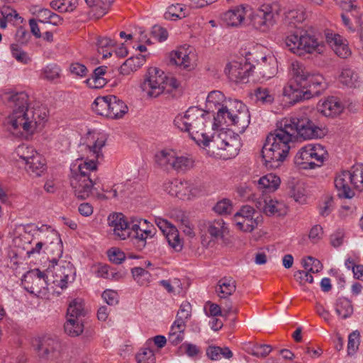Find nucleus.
Masks as SVG:
<instances>
[{"label": "nucleus", "mask_w": 363, "mask_h": 363, "mask_svg": "<svg viewBox=\"0 0 363 363\" xmlns=\"http://www.w3.org/2000/svg\"><path fill=\"white\" fill-rule=\"evenodd\" d=\"M5 96L13 109L6 122L10 131L16 136L28 138L43 126L45 113H42L40 108H29L28 96L24 91L6 92Z\"/></svg>", "instance_id": "f257e3e1"}, {"label": "nucleus", "mask_w": 363, "mask_h": 363, "mask_svg": "<svg viewBox=\"0 0 363 363\" xmlns=\"http://www.w3.org/2000/svg\"><path fill=\"white\" fill-rule=\"evenodd\" d=\"M291 78L284 87L283 94L290 102L297 103L319 96L324 89V78L318 73H311L299 61H293L289 67Z\"/></svg>", "instance_id": "f03ea898"}, {"label": "nucleus", "mask_w": 363, "mask_h": 363, "mask_svg": "<svg viewBox=\"0 0 363 363\" xmlns=\"http://www.w3.org/2000/svg\"><path fill=\"white\" fill-rule=\"evenodd\" d=\"M105 145V140L97 139L92 145L88 146V150L94 158L89 161L78 159L70 167L69 182L74 190V195L79 199L84 200L90 196L97 179L92 178L91 172L97 169L95 162L102 157L101 149Z\"/></svg>", "instance_id": "7ed1b4c3"}, {"label": "nucleus", "mask_w": 363, "mask_h": 363, "mask_svg": "<svg viewBox=\"0 0 363 363\" xmlns=\"http://www.w3.org/2000/svg\"><path fill=\"white\" fill-rule=\"evenodd\" d=\"M108 224L113 228V235L120 240L131 238L138 250H142L147 244V239L152 238L155 229L143 228L142 225L147 224V220H133L128 223L125 216L121 213L111 214L108 218Z\"/></svg>", "instance_id": "20e7f679"}, {"label": "nucleus", "mask_w": 363, "mask_h": 363, "mask_svg": "<svg viewBox=\"0 0 363 363\" xmlns=\"http://www.w3.org/2000/svg\"><path fill=\"white\" fill-rule=\"evenodd\" d=\"M292 145L290 135L280 127L269 133L261 151L263 164L268 169L279 167L288 157Z\"/></svg>", "instance_id": "39448f33"}, {"label": "nucleus", "mask_w": 363, "mask_h": 363, "mask_svg": "<svg viewBox=\"0 0 363 363\" xmlns=\"http://www.w3.org/2000/svg\"><path fill=\"white\" fill-rule=\"evenodd\" d=\"M208 115V111L191 106L184 114L177 115L174 120V124L181 130L188 132L198 145L205 147L211 141L210 137L204 131Z\"/></svg>", "instance_id": "423d86ee"}, {"label": "nucleus", "mask_w": 363, "mask_h": 363, "mask_svg": "<svg viewBox=\"0 0 363 363\" xmlns=\"http://www.w3.org/2000/svg\"><path fill=\"white\" fill-rule=\"evenodd\" d=\"M280 128L291 136V141L321 138L325 132L315 125L308 116L302 113H296L289 118H284L280 122Z\"/></svg>", "instance_id": "0eeeda50"}, {"label": "nucleus", "mask_w": 363, "mask_h": 363, "mask_svg": "<svg viewBox=\"0 0 363 363\" xmlns=\"http://www.w3.org/2000/svg\"><path fill=\"white\" fill-rule=\"evenodd\" d=\"M179 86V82L172 76H167L157 68L150 67L145 74L141 89L147 96L156 98L164 91L170 92Z\"/></svg>", "instance_id": "6e6552de"}, {"label": "nucleus", "mask_w": 363, "mask_h": 363, "mask_svg": "<svg viewBox=\"0 0 363 363\" xmlns=\"http://www.w3.org/2000/svg\"><path fill=\"white\" fill-rule=\"evenodd\" d=\"M335 186L337 195L340 198L351 199L354 193L350 189L349 184L359 191H363V166L354 165L351 171H343L335 179Z\"/></svg>", "instance_id": "1a4fd4ad"}, {"label": "nucleus", "mask_w": 363, "mask_h": 363, "mask_svg": "<svg viewBox=\"0 0 363 363\" xmlns=\"http://www.w3.org/2000/svg\"><path fill=\"white\" fill-rule=\"evenodd\" d=\"M285 44L291 52L300 56L318 50L319 46L317 38L303 30H296L289 35Z\"/></svg>", "instance_id": "9d476101"}, {"label": "nucleus", "mask_w": 363, "mask_h": 363, "mask_svg": "<svg viewBox=\"0 0 363 363\" xmlns=\"http://www.w3.org/2000/svg\"><path fill=\"white\" fill-rule=\"evenodd\" d=\"M328 157L325 147L320 144H308L303 147L295 156V162L303 169L320 167Z\"/></svg>", "instance_id": "9b49d317"}, {"label": "nucleus", "mask_w": 363, "mask_h": 363, "mask_svg": "<svg viewBox=\"0 0 363 363\" xmlns=\"http://www.w3.org/2000/svg\"><path fill=\"white\" fill-rule=\"evenodd\" d=\"M278 17V6L275 4H262L249 15L253 27L262 32L267 31L273 26Z\"/></svg>", "instance_id": "f8f14e48"}, {"label": "nucleus", "mask_w": 363, "mask_h": 363, "mask_svg": "<svg viewBox=\"0 0 363 363\" xmlns=\"http://www.w3.org/2000/svg\"><path fill=\"white\" fill-rule=\"evenodd\" d=\"M33 346L41 360L53 362L61 357L62 344L57 338L43 337L35 339Z\"/></svg>", "instance_id": "ddd939ff"}, {"label": "nucleus", "mask_w": 363, "mask_h": 363, "mask_svg": "<svg viewBox=\"0 0 363 363\" xmlns=\"http://www.w3.org/2000/svg\"><path fill=\"white\" fill-rule=\"evenodd\" d=\"M164 188L169 194L180 199H190L191 197L198 196L201 192L199 188L185 180L169 181L164 184Z\"/></svg>", "instance_id": "4468645a"}, {"label": "nucleus", "mask_w": 363, "mask_h": 363, "mask_svg": "<svg viewBox=\"0 0 363 363\" xmlns=\"http://www.w3.org/2000/svg\"><path fill=\"white\" fill-rule=\"evenodd\" d=\"M235 113H230L231 117L230 125L240 133L245 132L250 123V115L247 107L241 101L235 100L233 104Z\"/></svg>", "instance_id": "2eb2a0df"}, {"label": "nucleus", "mask_w": 363, "mask_h": 363, "mask_svg": "<svg viewBox=\"0 0 363 363\" xmlns=\"http://www.w3.org/2000/svg\"><path fill=\"white\" fill-rule=\"evenodd\" d=\"M225 72L230 81L235 83L244 82L252 72V67L246 61L244 63L233 62L226 66Z\"/></svg>", "instance_id": "dca6fc26"}, {"label": "nucleus", "mask_w": 363, "mask_h": 363, "mask_svg": "<svg viewBox=\"0 0 363 363\" xmlns=\"http://www.w3.org/2000/svg\"><path fill=\"white\" fill-rule=\"evenodd\" d=\"M255 206L268 216H281L286 213V205L283 202L274 200L270 197H259L257 200Z\"/></svg>", "instance_id": "f3484780"}, {"label": "nucleus", "mask_w": 363, "mask_h": 363, "mask_svg": "<svg viewBox=\"0 0 363 363\" xmlns=\"http://www.w3.org/2000/svg\"><path fill=\"white\" fill-rule=\"evenodd\" d=\"M252 72H255L263 79H269L273 77L277 71V62L272 55L264 56L258 61L256 65H252Z\"/></svg>", "instance_id": "a211bd4d"}, {"label": "nucleus", "mask_w": 363, "mask_h": 363, "mask_svg": "<svg viewBox=\"0 0 363 363\" xmlns=\"http://www.w3.org/2000/svg\"><path fill=\"white\" fill-rule=\"evenodd\" d=\"M344 109L342 104L334 96L328 97L318 104V110L326 117H335Z\"/></svg>", "instance_id": "6ab92c4d"}, {"label": "nucleus", "mask_w": 363, "mask_h": 363, "mask_svg": "<svg viewBox=\"0 0 363 363\" xmlns=\"http://www.w3.org/2000/svg\"><path fill=\"white\" fill-rule=\"evenodd\" d=\"M203 227L205 231L210 235L212 240L221 239L223 238L224 234L228 233V228L222 218L208 221L204 224Z\"/></svg>", "instance_id": "aec40b11"}, {"label": "nucleus", "mask_w": 363, "mask_h": 363, "mask_svg": "<svg viewBox=\"0 0 363 363\" xmlns=\"http://www.w3.org/2000/svg\"><path fill=\"white\" fill-rule=\"evenodd\" d=\"M327 38L333 50L338 57L346 59L351 55L352 52L347 43H346V40L342 36L338 34H334L330 37L328 36Z\"/></svg>", "instance_id": "412c9836"}, {"label": "nucleus", "mask_w": 363, "mask_h": 363, "mask_svg": "<svg viewBox=\"0 0 363 363\" xmlns=\"http://www.w3.org/2000/svg\"><path fill=\"white\" fill-rule=\"evenodd\" d=\"M108 118L118 119L122 118L128 110L127 105L117 96L109 95Z\"/></svg>", "instance_id": "4be33fe9"}, {"label": "nucleus", "mask_w": 363, "mask_h": 363, "mask_svg": "<svg viewBox=\"0 0 363 363\" xmlns=\"http://www.w3.org/2000/svg\"><path fill=\"white\" fill-rule=\"evenodd\" d=\"M170 62L186 70H191L194 67V65L191 62L189 55L184 48H180L178 50L172 52L170 56Z\"/></svg>", "instance_id": "5701e85b"}, {"label": "nucleus", "mask_w": 363, "mask_h": 363, "mask_svg": "<svg viewBox=\"0 0 363 363\" xmlns=\"http://www.w3.org/2000/svg\"><path fill=\"white\" fill-rule=\"evenodd\" d=\"M25 164L26 171L34 177H40L46 169L45 159L37 152Z\"/></svg>", "instance_id": "b1692460"}, {"label": "nucleus", "mask_w": 363, "mask_h": 363, "mask_svg": "<svg viewBox=\"0 0 363 363\" xmlns=\"http://www.w3.org/2000/svg\"><path fill=\"white\" fill-rule=\"evenodd\" d=\"M146 61V56L139 54L135 57L127 59L119 69L120 74L128 75L130 73L138 70Z\"/></svg>", "instance_id": "393cba45"}, {"label": "nucleus", "mask_w": 363, "mask_h": 363, "mask_svg": "<svg viewBox=\"0 0 363 363\" xmlns=\"http://www.w3.org/2000/svg\"><path fill=\"white\" fill-rule=\"evenodd\" d=\"M247 13L242 6L229 10L223 14V20L230 26H238L241 24Z\"/></svg>", "instance_id": "a878e982"}, {"label": "nucleus", "mask_w": 363, "mask_h": 363, "mask_svg": "<svg viewBox=\"0 0 363 363\" xmlns=\"http://www.w3.org/2000/svg\"><path fill=\"white\" fill-rule=\"evenodd\" d=\"M235 289V281L231 277H223L218 281L216 292L220 298H226L232 295Z\"/></svg>", "instance_id": "bb28decb"}, {"label": "nucleus", "mask_w": 363, "mask_h": 363, "mask_svg": "<svg viewBox=\"0 0 363 363\" xmlns=\"http://www.w3.org/2000/svg\"><path fill=\"white\" fill-rule=\"evenodd\" d=\"M240 213L244 219L249 223V228L252 232L262 220V216L257 212L252 206H244L240 208Z\"/></svg>", "instance_id": "cd10ccee"}, {"label": "nucleus", "mask_w": 363, "mask_h": 363, "mask_svg": "<svg viewBox=\"0 0 363 363\" xmlns=\"http://www.w3.org/2000/svg\"><path fill=\"white\" fill-rule=\"evenodd\" d=\"M107 67L100 66L94 69L92 76L86 80L87 85L92 89H101L104 86L107 80L104 77L106 73Z\"/></svg>", "instance_id": "c85d7f7f"}, {"label": "nucleus", "mask_w": 363, "mask_h": 363, "mask_svg": "<svg viewBox=\"0 0 363 363\" xmlns=\"http://www.w3.org/2000/svg\"><path fill=\"white\" fill-rule=\"evenodd\" d=\"M223 146L220 147L223 149L224 153L223 154L225 159L233 158L238 155L240 151L241 143L238 137L230 138V140H223L222 141Z\"/></svg>", "instance_id": "c756f323"}, {"label": "nucleus", "mask_w": 363, "mask_h": 363, "mask_svg": "<svg viewBox=\"0 0 363 363\" xmlns=\"http://www.w3.org/2000/svg\"><path fill=\"white\" fill-rule=\"evenodd\" d=\"M85 315L84 303L81 299H74L70 302L67 311V318H73V319L83 320Z\"/></svg>", "instance_id": "7c9ffc66"}, {"label": "nucleus", "mask_w": 363, "mask_h": 363, "mask_svg": "<svg viewBox=\"0 0 363 363\" xmlns=\"http://www.w3.org/2000/svg\"><path fill=\"white\" fill-rule=\"evenodd\" d=\"M194 164V161L189 156H177L174 154L172 169L178 172H185L191 169Z\"/></svg>", "instance_id": "2f4dec72"}, {"label": "nucleus", "mask_w": 363, "mask_h": 363, "mask_svg": "<svg viewBox=\"0 0 363 363\" xmlns=\"http://www.w3.org/2000/svg\"><path fill=\"white\" fill-rule=\"evenodd\" d=\"M64 330L68 335L77 337L81 335L84 330V321L83 320L68 318L64 325Z\"/></svg>", "instance_id": "473e14b6"}, {"label": "nucleus", "mask_w": 363, "mask_h": 363, "mask_svg": "<svg viewBox=\"0 0 363 363\" xmlns=\"http://www.w3.org/2000/svg\"><path fill=\"white\" fill-rule=\"evenodd\" d=\"M280 183V178L274 174H267L258 180L259 187L269 191H276L279 188Z\"/></svg>", "instance_id": "72a5a7b5"}, {"label": "nucleus", "mask_w": 363, "mask_h": 363, "mask_svg": "<svg viewBox=\"0 0 363 363\" xmlns=\"http://www.w3.org/2000/svg\"><path fill=\"white\" fill-rule=\"evenodd\" d=\"M174 154L172 150H161L155 155V162L163 169H172Z\"/></svg>", "instance_id": "f704fd0d"}, {"label": "nucleus", "mask_w": 363, "mask_h": 363, "mask_svg": "<svg viewBox=\"0 0 363 363\" xmlns=\"http://www.w3.org/2000/svg\"><path fill=\"white\" fill-rule=\"evenodd\" d=\"M71 272V268L69 264L67 266H59L55 269L56 279L53 281L56 285L61 289H65L68 282L69 277Z\"/></svg>", "instance_id": "c9c22d12"}, {"label": "nucleus", "mask_w": 363, "mask_h": 363, "mask_svg": "<svg viewBox=\"0 0 363 363\" xmlns=\"http://www.w3.org/2000/svg\"><path fill=\"white\" fill-rule=\"evenodd\" d=\"M185 11L186 6L184 5L180 4H172L168 7L164 16L167 20L182 19L187 16V13Z\"/></svg>", "instance_id": "e433bc0d"}, {"label": "nucleus", "mask_w": 363, "mask_h": 363, "mask_svg": "<svg viewBox=\"0 0 363 363\" xmlns=\"http://www.w3.org/2000/svg\"><path fill=\"white\" fill-rule=\"evenodd\" d=\"M109 95L99 96L91 104L92 110L99 115L108 118Z\"/></svg>", "instance_id": "4c0bfd02"}, {"label": "nucleus", "mask_w": 363, "mask_h": 363, "mask_svg": "<svg viewBox=\"0 0 363 363\" xmlns=\"http://www.w3.org/2000/svg\"><path fill=\"white\" fill-rule=\"evenodd\" d=\"M167 241L169 246L175 251L179 252L182 250L183 242L179 238L178 230L175 227H170L165 235Z\"/></svg>", "instance_id": "58836bf2"}, {"label": "nucleus", "mask_w": 363, "mask_h": 363, "mask_svg": "<svg viewBox=\"0 0 363 363\" xmlns=\"http://www.w3.org/2000/svg\"><path fill=\"white\" fill-rule=\"evenodd\" d=\"M335 311L344 319L349 318L353 313L352 303L347 298H340L337 301Z\"/></svg>", "instance_id": "ea45409f"}, {"label": "nucleus", "mask_w": 363, "mask_h": 363, "mask_svg": "<svg viewBox=\"0 0 363 363\" xmlns=\"http://www.w3.org/2000/svg\"><path fill=\"white\" fill-rule=\"evenodd\" d=\"M255 95L257 101L264 105H269L274 102V95L267 88L259 87L255 90Z\"/></svg>", "instance_id": "a19ab883"}, {"label": "nucleus", "mask_w": 363, "mask_h": 363, "mask_svg": "<svg viewBox=\"0 0 363 363\" xmlns=\"http://www.w3.org/2000/svg\"><path fill=\"white\" fill-rule=\"evenodd\" d=\"M10 48L13 57L18 62L28 65L31 62V58L28 54L23 50L18 44L13 43L11 45Z\"/></svg>", "instance_id": "79ce46f5"}, {"label": "nucleus", "mask_w": 363, "mask_h": 363, "mask_svg": "<svg viewBox=\"0 0 363 363\" xmlns=\"http://www.w3.org/2000/svg\"><path fill=\"white\" fill-rule=\"evenodd\" d=\"M228 113H235V108H228L227 106H221L218 108L216 116H213L215 121L218 124L227 123L230 125L231 123V117Z\"/></svg>", "instance_id": "37998d69"}, {"label": "nucleus", "mask_w": 363, "mask_h": 363, "mask_svg": "<svg viewBox=\"0 0 363 363\" xmlns=\"http://www.w3.org/2000/svg\"><path fill=\"white\" fill-rule=\"evenodd\" d=\"M358 78V74L356 72L351 69L346 68L342 69L340 76V81L347 86L352 87L355 86Z\"/></svg>", "instance_id": "c03bdc74"}, {"label": "nucleus", "mask_w": 363, "mask_h": 363, "mask_svg": "<svg viewBox=\"0 0 363 363\" xmlns=\"http://www.w3.org/2000/svg\"><path fill=\"white\" fill-rule=\"evenodd\" d=\"M308 17V13L303 6H298L295 9L289 11L287 13V18L291 23H302Z\"/></svg>", "instance_id": "a18cd8bd"}, {"label": "nucleus", "mask_w": 363, "mask_h": 363, "mask_svg": "<svg viewBox=\"0 0 363 363\" xmlns=\"http://www.w3.org/2000/svg\"><path fill=\"white\" fill-rule=\"evenodd\" d=\"M36 151L26 144L18 145L16 149V154L25 163L28 162L35 154Z\"/></svg>", "instance_id": "49530a36"}, {"label": "nucleus", "mask_w": 363, "mask_h": 363, "mask_svg": "<svg viewBox=\"0 0 363 363\" xmlns=\"http://www.w3.org/2000/svg\"><path fill=\"white\" fill-rule=\"evenodd\" d=\"M303 266L306 270L311 273H318L323 269L321 262L313 257L308 256L303 260Z\"/></svg>", "instance_id": "de8ad7c7"}, {"label": "nucleus", "mask_w": 363, "mask_h": 363, "mask_svg": "<svg viewBox=\"0 0 363 363\" xmlns=\"http://www.w3.org/2000/svg\"><path fill=\"white\" fill-rule=\"evenodd\" d=\"M272 349L269 345L255 344L250 349L249 353L255 357L264 358L270 353Z\"/></svg>", "instance_id": "09e8293b"}, {"label": "nucleus", "mask_w": 363, "mask_h": 363, "mask_svg": "<svg viewBox=\"0 0 363 363\" xmlns=\"http://www.w3.org/2000/svg\"><path fill=\"white\" fill-rule=\"evenodd\" d=\"M138 363H155V357L152 350L149 348L141 349L136 354Z\"/></svg>", "instance_id": "8fccbe9b"}, {"label": "nucleus", "mask_w": 363, "mask_h": 363, "mask_svg": "<svg viewBox=\"0 0 363 363\" xmlns=\"http://www.w3.org/2000/svg\"><path fill=\"white\" fill-rule=\"evenodd\" d=\"M113 0H96L95 4L96 13L94 16L99 18L106 14Z\"/></svg>", "instance_id": "3c124183"}, {"label": "nucleus", "mask_w": 363, "mask_h": 363, "mask_svg": "<svg viewBox=\"0 0 363 363\" xmlns=\"http://www.w3.org/2000/svg\"><path fill=\"white\" fill-rule=\"evenodd\" d=\"M359 333L356 330L350 334L348 337L347 352L349 354H354L358 349L359 345Z\"/></svg>", "instance_id": "603ef678"}, {"label": "nucleus", "mask_w": 363, "mask_h": 363, "mask_svg": "<svg viewBox=\"0 0 363 363\" xmlns=\"http://www.w3.org/2000/svg\"><path fill=\"white\" fill-rule=\"evenodd\" d=\"M288 194L289 195L294 198V200L297 202H300L302 198L304 196V191L298 184H289L288 185Z\"/></svg>", "instance_id": "864d4df0"}, {"label": "nucleus", "mask_w": 363, "mask_h": 363, "mask_svg": "<svg viewBox=\"0 0 363 363\" xmlns=\"http://www.w3.org/2000/svg\"><path fill=\"white\" fill-rule=\"evenodd\" d=\"M224 94L221 91L217 90L212 91L208 94L206 98L207 106H211V105H214L216 106L217 105H220L224 100Z\"/></svg>", "instance_id": "5fc2aeb1"}, {"label": "nucleus", "mask_w": 363, "mask_h": 363, "mask_svg": "<svg viewBox=\"0 0 363 363\" xmlns=\"http://www.w3.org/2000/svg\"><path fill=\"white\" fill-rule=\"evenodd\" d=\"M109 260L114 264H119L125 259V255L123 251L118 248H111L108 251Z\"/></svg>", "instance_id": "6e6d98bb"}, {"label": "nucleus", "mask_w": 363, "mask_h": 363, "mask_svg": "<svg viewBox=\"0 0 363 363\" xmlns=\"http://www.w3.org/2000/svg\"><path fill=\"white\" fill-rule=\"evenodd\" d=\"M15 38L17 44L26 45L30 40V35L25 28L20 26L16 30Z\"/></svg>", "instance_id": "4d7b16f0"}, {"label": "nucleus", "mask_w": 363, "mask_h": 363, "mask_svg": "<svg viewBox=\"0 0 363 363\" xmlns=\"http://www.w3.org/2000/svg\"><path fill=\"white\" fill-rule=\"evenodd\" d=\"M60 68L56 65H49L43 69L44 78L53 80L59 77Z\"/></svg>", "instance_id": "13d9d810"}, {"label": "nucleus", "mask_w": 363, "mask_h": 363, "mask_svg": "<svg viewBox=\"0 0 363 363\" xmlns=\"http://www.w3.org/2000/svg\"><path fill=\"white\" fill-rule=\"evenodd\" d=\"M240 213V210L238 211L233 216V222L238 227V228L244 232H251L249 228V223L245 221Z\"/></svg>", "instance_id": "bf43d9fd"}, {"label": "nucleus", "mask_w": 363, "mask_h": 363, "mask_svg": "<svg viewBox=\"0 0 363 363\" xmlns=\"http://www.w3.org/2000/svg\"><path fill=\"white\" fill-rule=\"evenodd\" d=\"M213 209L219 214H228L231 211L232 205L229 200L224 199L218 202Z\"/></svg>", "instance_id": "052dcab7"}, {"label": "nucleus", "mask_w": 363, "mask_h": 363, "mask_svg": "<svg viewBox=\"0 0 363 363\" xmlns=\"http://www.w3.org/2000/svg\"><path fill=\"white\" fill-rule=\"evenodd\" d=\"M152 37L157 39L160 42L166 40L168 38L167 30L159 26H154L151 30Z\"/></svg>", "instance_id": "680f3d73"}, {"label": "nucleus", "mask_w": 363, "mask_h": 363, "mask_svg": "<svg viewBox=\"0 0 363 363\" xmlns=\"http://www.w3.org/2000/svg\"><path fill=\"white\" fill-rule=\"evenodd\" d=\"M102 298L110 306H114L118 303V295L113 290H105L102 294Z\"/></svg>", "instance_id": "e2e57ef3"}, {"label": "nucleus", "mask_w": 363, "mask_h": 363, "mask_svg": "<svg viewBox=\"0 0 363 363\" xmlns=\"http://www.w3.org/2000/svg\"><path fill=\"white\" fill-rule=\"evenodd\" d=\"M294 277L297 281L300 284H303L306 282L313 283V277L311 274V272L307 270H298L295 272Z\"/></svg>", "instance_id": "0e129e2a"}, {"label": "nucleus", "mask_w": 363, "mask_h": 363, "mask_svg": "<svg viewBox=\"0 0 363 363\" xmlns=\"http://www.w3.org/2000/svg\"><path fill=\"white\" fill-rule=\"evenodd\" d=\"M70 72L79 77H85L88 72V69L85 65L79 62H74L70 65Z\"/></svg>", "instance_id": "69168bd1"}, {"label": "nucleus", "mask_w": 363, "mask_h": 363, "mask_svg": "<svg viewBox=\"0 0 363 363\" xmlns=\"http://www.w3.org/2000/svg\"><path fill=\"white\" fill-rule=\"evenodd\" d=\"M191 306L189 302H184L181 304L179 311L177 315L186 320H187L191 316Z\"/></svg>", "instance_id": "338daca9"}, {"label": "nucleus", "mask_w": 363, "mask_h": 363, "mask_svg": "<svg viewBox=\"0 0 363 363\" xmlns=\"http://www.w3.org/2000/svg\"><path fill=\"white\" fill-rule=\"evenodd\" d=\"M323 235V228L320 225H314L310 230L309 238L313 243H317Z\"/></svg>", "instance_id": "774afa93"}]
</instances>
